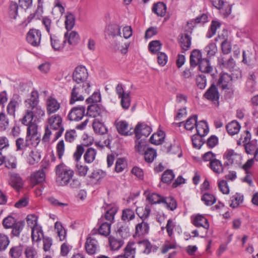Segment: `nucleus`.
<instances>
[{"label":"nucleus","mask_w":258,"mask_h":258,"mask_svg":"<svg viewBox=\"0 0 258 258\" xmlns=\"http://www.w3.org/2000/svg\"><path fill=\"white\" fill-rule=\"evenodd\" d=\"M209 167L215 173L220 174L223 172V166L221 161L216 158L211 161Z\"/></svg>","instance_id":"473e14b6"},{"label":"nucleus","mask_w":258,"mask_h":258,"mask_svg":"<svg viewBox=\"0 0 258 258\" xmlns=\"http://www.w3.org/2000/svg\"><path fill=\"white\" fill-rule=\"evenodd\" d=\"M149 225L148 223L143 221L138 223L135 228V233L134 234V237H142L149 233Z\"/></svg>","instance_id":"f3484780"},{"label":"nucleus","mask_w":258,"mask_h":258,"mask_svg":"<svg viewBox=\"0 0 258 258\" xmlns=\"http://www.w3.org/2000/svg\"><path fill=\"white\" fill-rule=\"evenodd\" d=\"M149 145L148 142L145 139H137L135 141V150L141 155L143 153L146 151L148 146Z\"/></svg>","instance_id":"7c9ffc66"},{"label":"nucleus","mask_w":258,"mask_h":258,"mask_svg":"<svg viewBox=\"0 0 258 258\" xmlns=\"http://www.w3.org/2000/svg\"><path fill=\"white\" fill-rule=\"evenodd\" d=\"M93 128L94 132L96 134H98L99 135L106 134L108 132V130L105 125L99 120H97L96 119H94L93 121Z\"/></svg>","instance_id":"4c0bfd02"},{"label":"nucleus","mask_w":258,"mask_h":258,"mask_svg":"<svg viewBox=\"0 0 258 258\" xmlns=\"http://www.w3.org/2000/svg\"><path fill=\"white\" fill-rule=\"evenodd\" d=\"M9 183L10 185L16 190H19L23 185L22 179L18 173H13L11 174Z\"/></svg>","instance_id":"5701e85b"},{"label":"nucleus","mask_w":258,"mask_h":258,"mask_svg":"<svg viewBox=\"0 0 258 258\" xmlns=\"http://www.w3.org/2000/svg\"><path fill=\"white\" fill-rule=\"evenodd\" d=\"M175 175L171 169H167L162 175L161 180L165 183L169 184L173 180Z\"/></svg>","instance_id":"de8ad7c7"},{"label":"nucleus","mask_w":258,"mask_h":258,"mask_svg":"<svg viewBox=\"0 0 258 258\" xmlns=\"http://www.w3.org/2000/svg\"><path fill=\"white\" fill-rule=\"evenodd\" d=\"M97 245V241L94 238L87 237L85 243L86 252L90 255L95 253Z\"/></svg>","instance_id":"bb28decb"},{"label":"nucleus","mask_w":258,"mask_h":258,"mask_svg":"<svg viewBox=\"0 0 258 258\" xmlns=\"http://www.w3.org/2000/svg\"><path fill=\"white\" fill-rule=\"evenodd\" d=\"M88 78L87 69L83 65L77 67L73 73V80L77 84L82 83L81 86L82 89H84L85 93L87 94L90 92V83L87 81Z\"/></svg>","instance_id":"f03ea898"},{"label":"nucleus","mask_w":258,"mask_h":258,"mask_svg":"<svg viewBox=\"0 0 258 258\" xmlns=\"http://www.w3.org/2000/svg\"><path fill=\"white\" fill-rule=\"evenodd\" d=\"M64 40L68 42L71 45L75 46L80 41V37L79 34L75 31H72L70 33L67 32L64 35Z\"/></svg>","instance_id":"aec40b11"},{"label":"nucleus","mask_w":258,"mask_h":258,"mask_svg":"<svg viewBox=\"0 0 258 258\" xmlns=\"http://www.w3.org/2000/svg\"><path fill=\"white\" fill-rule=\"evenodd\" d=\"M198 115L194 114L190 116L184 123V127L186 130L192 131L197 123Z\"/></svg>","instance_id":"603ef678"},{"label":"nucleus","mask_w":258,"mask_h":258,"mask_svg":"<svg viewBox=\"0 0 258 258\" xmlns=\"http://www.w3.org/2000/svg\"><path fill=\"white\" fill-rule=\"evenodd\" d=\"M221 66L231 71L235 66V62L233 58L231 56L227 61H225L223 58L219 60Z\"/></svg>","instance_id":"0e129e2a"},{"label":"nucleus","mask_w":258,"mask_h":258,"mask_svg":"<svg viewBox=\"0 0 258 258\" xmlns=\"http://www.w3.org/2000/svg\"><path fill=\"white\" fill-rule=\"evenodd\" d=\"M212 6L221 11L225 17H228L231 13L232 5L228 4L226 0H210Z\"/></svg>","instance_id":"39448f33"},{"label":"nucleus","mask_w":258,"mask_h":258,"mask_svg":"<svg viewBox=\"0 0 258 258\" xmlns=\"http://www.w3.org/2000/svg\"><path fill=\"white\" fill-rule=\"evenodd\" d=\"M208 22V17L206 14H202L200 16H198L195 19L191 20L190 22H187V25L189 27H195V25L193 24L203 23L205 24Z\"/></svg>","instance_id":"37998d69"},{"label":"nucleus","mask_w":258,"mask_h":258,"mask_svg":"<svg viewBox=\"0 0 258 258\" xmlns=\"http://www.w3.org/2000/svg\"><path fill=\"white\" fill-rule=\"evenodd\" d=\"M206 126V128L204 129V133L203 134L199 133V131L198 130V134H196L191 137V141L194 148L200 149L205 144V141L203 138L206 136L209 131L208 127L207 125Z\"/></svg>","instance_id":"f8f14e48"},{"label":"nucleus","mask_w":258,"mask_h":258,"mask_svg":"<svg viewBox=\"0 0 258 258\" xmlns=\"http://www.w3.org/2000/svg\"><path fill=\"white\" fill-rule=\"evenodd\" d=\"M143 211V214H141L139 212V209L137 208L136 213L139 216V217L143 221H144L146 219H147L151 212V209L150 206L148 205H146L144 209H142Z\"/></svg>","instance_id":"e2e57ef3"},{"label":"nucleus","mask_w":258,"mask_h":258,"mask_svg":"<svg viewBox=\"0 0 258 258\" xmlns=\"http://www.w3.org/2000/svg\"><path fill=\"white\" fill-rule=\"evenodd\" d=\"M20 101V96L17 94H14L7 107V111L9 114L15 115L16 107L19 105V102Z\"/></svg>","instance_id":"6ab92c4d"},{"label":"nucleus","mask_w":258,"mask_h":258,"mask_svg":"<svg viewBox=\"0 0 258 258\" xmlns=\"http://www.w3.org/2000/svg\"><path fill=\"white\" fill-rule=\"evenodd\" d=\"M38 126L36 124H31L28 126L27 130L26 141L30 143V145L36 147L40 142V135H38Z\"/></svg>","instance_id":"20e7f679"},{"label":"nucleus","mask_w":258,"mask_h":258,"mask_svg":"<svg viewBox=\"0 0 258 258\" xmlns=\"http://www.w3.org/2000/svg\"><path fill=\"white\" fill-rule=\"evenodd\" d=\"M41 159L40 153L37 151H31L28 157V162L30 165H34L38 162Z\"/></svg>","instance_id":"bf43d9fd"},{"label":"nucleus","mask_w":258,"mask_h":258,"mask_svg":"<svg viewBox=\"0 0 258 258\" xmlns=\"http://www.w3.org/2000/svg\"><path fill=\"white\" fill-rule=\"evenodd\" d=\"M75 23V16L70 12L67 13L66 16V20L64 22L65 27L68 31L72 30Z\"/></svg>","instance_id":"8fccbe9b"},{"label":"nucleus","mask_w":258,"mask_h":258,"mask_svg":"<svg viewBox=\"0 0 258 258\" xmlns=\"http://www.w3.org/2000/svg\"><path fill=\"white\" fill-rule=\"evenodd\" d=\"M141 155H144V159L146 162L151 163L157 157V152L155 149L149 147Z\"/></svg>","instance_id":"e433bc0d"},{"label":"nucleus","mask_w":258,"mask_h":258,"mask_svg":"<svg viewBox=\"0 0 258 258\" xmlns=\"http://www.w3.org/2000/svg\"><path fill=\"white\" fill-rule=\"evenodd\" d=\"M147 200L152 205L165 203V198L157 193L149 194L147 196Z\"/></svg>","instance_id":"c9c22d12"},{"label":"nucleus","mask_w":258,"mask_h":258,"mask_svg":"<svg viewBox=\"0 0 258 258\" xmlns=\"http://www.w3.org/2000/svg\"><path fill=\"white\" fill-rule=\"evenodd\" d=\"M204 97L207 100L212 101H218L220 93L217 86L213 83L204 94Z\"/></svg>","instance_id":"4468645a"},{"label":"nucleus","mask_w":258,"mask_h":258,"mask_svg":"<svg viewBox=\"0 0 258 258\" xmlns=\"http://www.w3.org/2000/svg\"><path fill=\"white\" fill-rule=\"evenodd\" d=\"M10 243V240L8 236L0 233V251L5 250Z\"/></svg>","instance_id":"69168bd1"},{"label":"nucleus","mask_w":258,"mask_h":258,"mask_svg":"<svg viewBox=\"0 0 258 258\" xmlns=\"http://www.w3.org/2000/svg\"><path fill=\"white\" fill-rule=\"evenodd\" d=\"M198 63L199 70L202 73H210L213 71V68L210 63V59L204 58Z\"/></svg>","instance_id":"c85d7f7f"},{"label":"nucleus","mask_w":258,"mask_h":258,"mask_svg":"<svg viewBox=\"0 0 258 258\" xmlns=\"http://www.w3.org/2000/svg\"><path fill=\"white\" fill-rule=\"evenodd\" d=\"M55 181L58 185L66 186L74 175V171L61 163L55 167Z\"/></svg>","instance_id":"f257e3e1"},{"label":"nucleus","mask_w":258,"mask_h":258,"mask_svg":"<svg viewBox=\"0 0 258 258\" xmlns=\"http://www.w3.org/2000/svg\"><path fill=\"white\" fill-rule=\"evenodd\" d=\"M41 39V33L39 30L30 29L27 34V41L34 47L39 46Z\"/></svg>","instance_id":"423d86ee"},{"label":"nucleus","mask_w":258,"mask_h":258,"mask_svg":"<svg viewBox=\"0 0 258 258\" xmlns=\"http://www.w3.org/2000/svg\"><path fill=\"white\" fill-rule=\"evenodd\" d=\"M241 125L240 123L236 120L231 121L226 126L227 133L231 136L238 134Z\"/></svg>","instance_id":"2f4dec72"},{"label":"nucleus","mask_w":258,"mask_h":258,"mask_svg":"<svg viewBox=\"0 0 258 258\" xmlns=\"http://www.w3.org/2000/svg\"><path fill=\"white\" fill-rule=\"evenodd\" d=\"M49 35L51 45L54 50L59 51L64 48L66 44V40H64L63 42L61 43L60 40L57 36L55 35H52L51 34H50Z\"/></svg>","instance_id":"a878e982"},{"label":"nucleus","mask_w":258,"mask_h":258,"mask_svg":"<svg viewBox=\"0 0 258 258\" xmlns=\"http://www.w3.org/2000/svg\"><path fill=\"white\" fill-rule=\"evenodd\" d=\"M121 27L117 24H109L106 27L105 32L113 38L121 36Z\"/></svg>","instance_id":"393cba45"},{"label":"nucleus","mask_w":258,"mask_h":258,"mask_svg":"<svg viewBox=\"0 0 258 258\" xmlns=\"http://www.w3.org/2000/svg\"><path fill=\"white\" fill-rule=\"evenodd\" d=\"M181 48L184 50H188L191 46V38L188 33L182 34L179 41Z\"/></svg>","instance_id":"c756f323"},{"label":"nucleus","mask_w":258,"mask_h":258,"mask_svg":"<svg viewBox=\"0 0 258 258\" xmlns=\"http://www.w3.org/2000/svg\"><path fill=\"white\" fill-rule=\"evenodd\" d=\"M162 44L159 40H153L149 44V49L153 54H156L159 52L161 49Z\"/></svg>","instance_id":"4d7b16f0"},{"label":"nucleus","mask_w":258,"mask_h":258,"mask_svg":"<svg viewBox=\"0 0 258 258\" xmlns=\"http://www.w3.org/2000/svg\"><path fill=\"white\" fill-rule=\"evenodd\" d=\"M104 111L98 104H90L87 108V115L94 118L101 116Z\"/></svg>","instance_id":"a211bd4d"},{"label":"nucleus","mask_w":258,"mask_h":258,"mask_svg":"<svg viewBox=\"0 0 258 258\" xmlns=\"http://www.w3.org/2000/svg\"><path fill=\"white\" fill-rule=\"evenodd\" d=\"M191 222L197 227H202L208 230L210 227L208 220L203 215L200 214L191 216Z\"/></svg>","instance_id":"ddd939ff"},{"label":"nucleus","mask_w":258,"mask_h":258,"mask_svg":"<svg viewBox=\"0 0 258 258\" xmlns=\"http://www.w3.org/2000/svg\"><path fill=\"white\" fill-rule=\"evenodd\" d=\"M98 223L100 225L98 229V233L99 234L107 236H108L110 233V228L111 223L103 221V218H100L98 220Z\"/></svg>","instance_id":"4be33fe9"},{"label":"nucleus","mask_w":258,"mask_h":258,"mask_svg":"<svg viewBox=\"0 0 258 258\" xmlns=\"http://www.w3.org/2000/svg\"><path fill=\"white\" fill-rule=\"evenodd\" d=\"M16 220L12 216H8L5 218L3 221V225L5 229L11 228L16 222Z\"/></svg>","instance_id":"774afa93"},{"label":"nucleus","mask_w":258,"mask_h":258,"mask_svg":"<svg viewBox=\"0 0 258 258\" xmlns=\"http://www.w3.org/2000/svg\"><path fill=\"white\" fill-rule=\"evenodd\" d=\"M102 208L106 210L104 217L102 216V217L103 218V220L105 219L109 221V223H113L114 219V216L118 210L117 207L114 204H108L104 202V205L102 206Z\"/></svg>","instance_id":"9d476101"},{"label":"nucleus","mask_w":258,"mask_h":258,"mask_svg":"<svg viewBox=\"0 0 258 258\" xmlns=\"http://www.w3.org/2000/svg\"><path fill=\"white\" fill-rule=\"evenodd\" d=\"M106 176V172L101 169L94 170L88 177V183L91 184H97Z\"/></svg>","instance_id":"2eb2a0df"},{"label":"nucleus","mask_w":258,"mask_h":258,"mask_svg":"<svg viewBox=\"0 0 258 258\" xmlns=\"http://www.w3.org/2000/svg\"><path fill=\"white\" fill-rule=\"evenodd\" d=\"M101 100V96L100 92H94L93 94L86 100L87 104H97Z\"/></svg>","instance_id":"052dcab7"},{"label":"nucleus","mask_w":258,"mask_h":258,"mask_svg":"<svg viewBox=\"0 0 258 258\" xmlns=\"http://www.w3.org/2000/svg\"><path fill=\"white\" fill-rule=\"evenodd\" d=\"M201 51L199 49L193 50L190 53L189 58L190 66L195 68L198 66V63L200 60L203 59Z\"/></svg>","instance_id":"cd10ccee"},{"label":"nucleus","mask_w":258,"mask_h":258,"mask_svg":"<svg viewBox=\"0 0 258 258\" xmlns=\"http://www.w3.org/2000/svg\"><path fill=\"white\" fill-rule=\"evenodd\" d=\"M46 111L48 115L56 112L60 108V103L57 100L50 96L49 97L46 102Z\"/></svg>","instance_id":"dca6fc26"},{"label":"nucleus","mask_w":258,"mask_h":258,"mask_svg":"<svg viewBox=\"0 0 258 258\" xmlns=\"http://www.w3.org/2000/svg\"><path fill=\"white\" fill-rule=\"evenodd\" d=\"M55 229L56 230L57 236L59 240L62 241L66 239L67 230L63 227L61 222L57 221L54 224Z\"/></svg>","instance_id":"58836bf2"},{"label":"nucleus","mask_w":258,"mask_h":258,"mask_svg":"<svg viewBox=\"0 0 258 258\" xmlns=\"http://www.w3.org/2000/svg\"><path fill=\"white\" fill-rule=\"evenodd\" d=\"M152 10L158 16L163 17L166 14L167 6L164 3L159 2L154 4Z\"/></svg>","instance_id":"b1692460"},{"label":"nucleus","mask_w":258,"mask_h":258,"mask_svg":"<svg viewBox=\"0 0 258 258\" xmlns=\"http://www.w3.org/2000/svg\"><path fill=\"white\" fill-rule=\"evenodd\" d=\"M135 218L134 211L131 209H126L122 211L121 219L123 221H130Z\"/></svg>","instance_id":"680f3d73"},{"label":"nucleus","mask_w":258,"mask_h":258,"mask_svg":"<svg viewBox=\"0 0 258 258\" xmlns=\"http://www.w3.org/2000/svg\"><path fill=\"white\" fill-rule=\"evenodd\" d=\"M201 200L207 206H211L216 202L215 197L208 192H205L201 197Z\"/></svg>","instance_id":"49530a36"},{"label":"nucleus","mask_w":258,"mask_h":258,"mask_svg":"<svg viewBox=\"0 0 258 258\" xmlns=\"http://www.w3.org/2000/svg\"><path fill=\"white\" fill-rule=\"evenodd\" d=\"M128 124L126 121L122 120L117 123L116 126L118 133L123 136H131L133 135L134 132H131L127 131Z\"/></svg>","instance_id":"f704fd0d"},{"label":"nucleus","mask_w":258,"mask_h":258,"mask_svg":"<svg viewBox=\"0 0 258 258\" xmlns=\"http://www.w3.org/2000/svg\"><path fill=\"white\" fill-rule=\"evenodd\" d=\"M25 226V222L24 221H20L17 222L13 226L12 233L16 237H19L21 232Z\"/></svg>","instance_id":"3c124183"},{"label":"nucleus","mask_w":258,"mask_h":258,"mask_svg":"<svg viewBox=\"0 0 258 258\" xmlns=\"http://www.w3.org/2000/svg\"><path fill=\"white\" fill-rule=\"evenodd\" d=\"M4 163L5 167L8 169H15L17 164L16 157L14 156H9L6 157Z\"/></svg>","instance_id":"5fc2aeb1"},{"label":"nucleus","mask_w":258,"mask_h":258,"mask_svg":"<svg viewBox=\"0 0 258 258\" xmlns=\"http://www.w3.org/2000/svg\"><path fill=\"white\" fill-rule=\"evenodd\" d=\"M151 127L145 122H139L136 126L134 133L137 139H140L142 136L147 137L151 133Z\"/></svg>","instance_id":"6e6552de"},{"label":"nucleus","mask_w":258,"mask_h":258,"mask_svg":"<svg viewBox=\"0 0 258 258\" xmlns=\"http://www.w3.org/2000/svg\"><path fill=\"white\" fill-rule=\"evenodd\" d=\"M85 107L78 106L74 107L70 111L68 118L71 121H79L85 115Z\"/></svg>","instance_id":"9b49d317"},{"label":"nucleus","mask_w":258,"mask_h":258,"mask_svg":"<svg viewBox=\"0 0 258 258\" xmlns=\"http://www.w3.org/2000/svg\"><path fill=\"white\" fill-rule=\"evenodd\" d=\"M80 89L79 86H75L73 88L71 92V99L70 100V104L71 105L74 104L76 101H83L84 99V97L82 95H79L78 96L79 92L77 90Z\"/></svg>","instance_id":"79ce46f5"},{"label":"nucleus","mask_w":258,"mask_h":258,"mask_svg":"<svg viewBox=\"0 0 258 258\" xmlns=\"http://www.w3.org/2000/svg\"><path fill=\"white\" fill-rule=\"evenodd\" d=\"M30 180L32 183L34 184H37L45 181V173L44 171L42 169L33 172L31 175Z\"/></svg>","instance_id":"412c9836"},{"label":"nucleus","mask_w":258,"mask_h":258,"mask_svg":"<svg viewBox=\"0 0 258 258\" xmlns=\"http://www.w3.org/2000/svg\"><path fill=\"white\" fill-rule=\"evenodd\" d=\"M217 86L221 90H224L231 86H233V78L226 73H221L217 83Z\"/></svg>","instance_id":"1a4fd4ad"},{"label":"nucleus","mask_w":258,"mask_h":258,"mask_svg":"<svg viewBox=\"0 0 258 258\" xmlns=\"http://www.w3.org/2000/svg\"><path fill=\"white\" fill-rule=\"evenodd\" d=\"M217 47L215 43H210L204 48V51L207 53V58L210 59L217 52Z\"/></svg>","instance_id":"09e8293b"},{"label":"nucleus","mask_w":258,"mask_h":258,"mask_svg":"<svg viewBox=\"0 0 258 258\" xmlns=\"http://www.w3.org/2000/svg\"><path fill=\"white\" fill-rule=\"evenodd\" d=\"M120 99V105L122 108L124 110H127L130 105L131 102V98L130 93L128 92L127 94L119 97Z\"/></svg>","instance_id":"6e6d98bb"},{"label":"nucleus","mask_w":258,"mask_h":258,"mask_svg":"<svg viewBox=\"0 0 258 258\" xmlns=\"http://www.w3.org/2000/svg\"><path fill=\"white\" fill-rule=\"evenodd\" d=\"M62 121V118L59 115H53L48 119L50 127L53 130H57L59 127L63 126Z\"/></svg>","instance_id":"72a5a7b5"},{"label":"nucleus","mask_w":258,"mask_h":258,"mask_svg":"<svg viewBox=\"0 0 258 258\" xmlns=\"http://www.w3.org/2000/svg\"><path fill=\"white\" fill-rule=\"evenodd\" d=\"M126 166L125 160L123 158H118L115 162V171L119 173L122 172Z\"/></svg>","instance_id":"338daca9"},{"label":"nucleus","mask_w":258,"mask_h":258,"mask_svg":"<svg viewBox=\"0 0 258 258\" xmlns=\"http://www.w3.org/2000/svg\"><path fill=\"white\" fill-rule=\"evenodd\" d=\"M96 150L93 148H89L84 155V161L87 163H92L95 159Z\"/></svg>","instance_id":"ea45409f"},{"label":"nucleus","mask_w":258,"mask_h":258,"mask_svg":"<svg viewBox=\"0 0 258 258\" xmlns=\"http://www.w3.org/2000/svg\"><path fill=\"white\" fill-rule=\"evenodd\" d=\"M24 252L26 258H37L38 256L37 251L33 246H27Z\"/></svg>","instance_id":"13d9d810"},{"label":"nucleus","mask_w":258,"mask_h":258,"mask_svg":"<svg viewBox=\"0 0 258 258\" xmlns=\"http://www.w3.org/2000/svg\"><path fill=\"white\" fill-rule=\"evenodd\" d=\"M230 201L231 203L230 204V206L232 208H236L243 202V195L236 193L231 198Z\"/></svg>","instance_id":"864d4df0"},{"label":"nucleus","mask_w":258,"mask_h":258,"mask_svg":"<svg viewBox=\"0 0 258 258\" xmlns=\"http://www.w3.org/2000/svg\"><path fill=\"white\" fill-rule=\"evenodd\" d=\"M39 102V95L37 91L33 90L31 93L30 98L25 101L26 106L28 109H31L36 119H39L44 115L45 112L41 107L38 106Z\"/></svg>","instance_id":"7ed1b4c3"},{"label":"nucleus","mask_w":258,"mask_h":258,"mask_svg":"<svg viewBox=\"0 0 258 258\" xmlns=\"http://www.w3.org/2000/svg\"><path fill=\"white\" fill-rule=\"evenodd\" d=\"M110 246L112 250H118L123 244L122 239H117L111 235L108 238Z\"/></svg>","instance_id":"a19ab883"},{"label":"nucleus","mask_w":258,"mask_h":258,"mask_svg":"<svg viewBox=\"0 0 258 258\" xmlns=\"http://www.w3.org/2000/svg\"><path fill=\"white\" fill-rule=\"evenodd\" d=\"M221 26V23L220 22L216 20L212 21L210 28L207 33L206 37L208 38L212 37L216 34L217 29L219 28Z\"/></svg>","instance_id":"a18cd8bd"},{"label":"nucleus","mask_w":258,"mask_h":258,"mask_svg":"<svg viewBox=\"0 0 258 258\" xmlns=\"http://www.w3.org/2000/svg\"><path fill=\"white\" fill-rule=\"evenodd\" d=\"M115 232L117 238L126 239L130 236L128 224L126 221L119 222L116 224Z\"/></svg>","instance_id":"0eeeda50"},{"label":"nucleus","mask_w":258,"mask_h":258,"mask_svg":"<svg viewBox=\"0 0 258 258\" xmlns=\"http://www.w3.org/2000/svg\"><path fill=\"white\" fill-rule=\"evenodd\" d=\"M23 245L20 244L13 246L9 251V255L12 258H19L23 251Z\"/></svg>","instance_id":"c03bdc74"}]
</instances>
